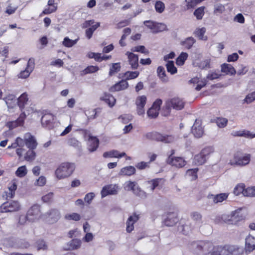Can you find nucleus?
I'll list each match as a JSON object with an SVG mask.
<instances>
[{"label":"nucleus","instance_id":"obj_1","mask_svg":"<svg viewBox=\"0 0 255 255\" xmlns=\"http://www.w3.org/2000/svg\"><path fill=\"white\" fill-rule=\"evenodd\" d=\"M75 170L74 164L69 162L60 164L55 171V175L59 179H63L70 176Z\"/></svg>","mask_w":255,"mask_h":255},{"label":"nucleus","instance_id":"obj_2","mask_svg":"<svg viewBox=\"0 0 255 255\" xmlns=\"http://www.w3.org/2000/svg\"><path fill=\"white\" fill-rule=\"evenodd\" d=\"M251 158L250 154L237 152L234 154L233 158L230 160L229 164L233 166H245L250 163Z\"/></svg>","mask_w":255,"mask_h":255},{"label":"nucleus","instance_id":"obj_3","mask_svg":"<svg viewBox=\"0 0 255 255\" xmlns=\"http://www.w3.org/2000/svg\"><path fill=\"white\" fill-rule=\"evenodd\" d=\"M21 209V205L17 201L5 202L0 206V213L15 212Z\"/></svg>","mask_w":255,"mask_h":255},{"label":"nucleus","instance_id":"obj_4","mask_svg":"<svg viewBox=\"0 0 255 255\" xmlns=\"http://www.w3.org/2000/svg\"><path fill=\"white\" fill-rule=\"evenodd\" d=\"M124 188L125 190L132 191L134 194L137 196L140 197L146 196L145 193L141 190L137 183L135 181L130 180L126 181L124 184Z\"/></svg>","mask_w":255,"mask_h":255},{"label":"nucleus","instance_id":"obj_5","mask_svg":"<svg viewBox=\"0 0 255 255\" xmlns=\"http://www.w3.org/2000/svg\"><path fill=\"white\" fill-rule=\"evenodd\" d=\"M184 103L179 98H173L166 102V109L167 110V114L169 113V110L172 108L176 110H180L183 108Z\"/></svg>","mask_w":255,"mask_h":255},{"label":"nucleus","instance_id":"obj_6","mask_svg":"<svg viewBox=\"0 0 255 255\" xmlns=\"http://www.w3.org/2000/svg\"><path fill=\"white\" fill-rule=\"evenodd\" d=\"M147 102V97L145 95L138 96L135 100L136 107V112L139 116H143L145 114L144 106Z\"/></svg>","mask_w":255,"mask_h":255},{"label":"nucleus","instance_id":"obj_7","mask_svg":"<svg viewBox=\"0 0 255 255\" xmlns=\"http://www.w3.org/2000/svg\"><path fill=\"white\" fill-rule=\"evenodd\" d=\"M234 249L233 247L218 246L214 249V251L210 255H238L233 252Z\"/></svg>","mask_w":255,"mask_h":255},{"label":"nucleus","instance_id":"obj_8","mask_svg":"<svg viewBox=\"0 0 255 255\" xmlns=\"http://www.w3.org/2000/svg\"><path fill=\"white\" fill-rule=\"evenodd\" d=\"M166 161L167 164L176 168H182L186 164V162L183 158L172 155L168 156Z\"/></svg>","mask_w":255,"mask_h":255},{"label":"nucleus","instance_id":"obj_9","mask_svg":"<svg viewBox=\"0 0 255 255\" xmlns=\"http://www.w3.org/2000/svg\"><path fill=\"white\" fill-rule=\"evenodd\" d=\"M119 191V186L117 184H110L103 187L101 192L102 198L110 195H116Z\"/></svg>","mask_w":255,"mask_h":255},{"label":"nucleus","instance_id":"obj_10","mask_svg":"<svg viewBox=\"0 0 255 255\" xmlns=\"http://www.w3.org/2000/svg\"><path fill=\"white\" fill-rule=\"evenodd\" d=\"M162 103V101L161 99H157L153 103L152 107L147 112V114L149 118H155L158 116Z\"/></svg>","mask_w":255,"mask_h":255},{"label":"nucleus","instance_id":"obj_11","mask_svg":"<svg viewBox=\"0 0 255 255\" xmlns=\"http://www.w3.org/2000/svg\"><path fill=\"white\" fill-rule=\"evenodd\" d=\"M241 210H237L232 212L230 215H224L222 219L224 221L229 224H234L239 221L241 217L240 216Z\"/></svg>","mask_w":255,"mask_h":255},{"label":"nucleus","instance_id":"obj_12","mask_svg":"<svg viewBox=\"0 0 255 255\" xmlns=\"http://www.w3.org/2000/svg\"><path fill=\"white\" fill-rule=\"evenodd\" d=\"M85 137L87 140L88 149L90 152L96 151L99 146V139L91 134H86Z\"/></svg>","mask_w":255,"mask_h":255},{"label":"nucleus","instance_id":"obj_13","mask_svg":"<svg viewBox=\"0 0 255 255\" xmlns=\"http://www.w3.org/2000/svg\"><path fill=\"white\" fill-rule=\"evenodd\" d=\"M26 215L28 216V220L29 221L33 222L38 219L40 217V207L37 205L32 206L28 210Z\"/></svg>","mask_w":255,"mask_h":255},{"label":"nucleus","instance_id":"obj_14","mask_svg":"<svg viewBox=\"0 0 255 255\" xmlns=\"http://www.w3.org/2000/svg\"><path fill=\"white\" fill-rule=\"evenodd\" d=\"M191 132L196 138H200L204 134V129L200 120H196L191 128Z\"/></svg>","mask_w":255,"mask_h":255},{"label":"nucleus","instance_id":"obj_15","mask_svg":"<svg viewBox=\"0 0 255 255\" xmlns=\"http://www.w3.org/2000/svg\"><path fill=\"white\" fill-rule=\"evenodd\" d=\"M126 55L128 56V62L132 69H136L138 67V56L131 52H127Z\"/></svg>","mask_w":255,"mask_h":255},{"label":"nucleus","instance_id":"obj_16","mask_svg":"<svg viewBox=\"0 0 255 255\" xmlns=\"http://www.w3.org/2000/svg\"><path fill=\"white\" fill-rule=\"evenodd\" d=\"M46 218L50 223H54L60 218V213L57 210L52 209L47 212Z\"/></svg>","mask_w":255,"mask_h":255},{"label":"nucleus","instance_id":"obj_17","mask_svg":"<svg viewBox=\"0 0 255 255\" xmlns=\"http://www.w3.org/2000/svg\"><path fill=\"white\" fill-rule=\"evenodd\" d=\"M26 117L25 114L23 112L16 120L7 123V126L10 129H13L18 126H21L23 125Z\"/></svg>","mask_w":255,"mask_h":255},{"label":"nucleus","instance_id":"obj_18","mask_svg":"<svg viewBox=\"0 0 255 255\" xmlns=\"http://www.w3.org/2000/svg\"><path fill=\"white\" fill-rule=\"evenodd\" d=\"M178 221L177 215L175 213H169L164 221V224L168 227L175 225Z\"/></svg>","mask_w":255,"mask_h":255},{"label":"nucleus","instance_id":"obj_19","mask_svg":"<svg viewBox=\"0 0 255 255\" xmlns=\"http://www.w3.org/2000/svg\"><path fill=\"white\" fill-rule=\"evenodd\" d=\"M139 219L138 215L134 214L129 216L126 222V231L128 233H130L134 229V224Z\"/></svg>","mask_w":255,"mask_h":255},{"label":"nucleus","instance_id":"obj_20","mask_svg":"<svg viewBox=\"0 0 255 255\" xmlns=\"http://www.w3.org/2000/svg\"><path fill=\"white\" fill-rule=\"evenodd\" d=\"M24 137L25 139V145L30 149H34L37 146V142L34 137L29 133L24 134Z\"/></svg>","mask_w":255,"mask_h":255},{"label":"nucleus","instance_id":"obj_21","mask_svg":"<svg viewBox=\"0 0 255 255\" xmlns=\"http://www.w3.org/2000/svg\"><path fill=\"white\" fill-rule=\"evenodd\" d=\"M54 120V116L51 114L44 115L41 119L42 125L43 127L50 128Z\"/></svg>","mask_w":255,"mask_h":255},{"label":"nucleus","instance_id":"obj_22","mask_svg":"<svg viewBox=\"0 0 255 255\" xmlns=\"http://www.w3.org/2000/svg\"><path fill=\"white\" fill-rule=\"evenodd\" d=\"M245 249L249 252H252L255 249V238L251 235H248L246 238Z\"/></svg>","mask_w":255,"mask_h":255},{"label":"nucleus","instance_id":"obj_23","mask_svg":"<svg viewBox=\"0 0 255 255\" xmlns=\"http://www.w3.org/2000/svg\"><path fill=\"white\" fill-rule=\"evenodd\" d=\"M103 155L104 158L114 157L120 158L126 156V153L124 152L120 153L119 151L117 150H112L109 151L105 152Z\"/></svg>","mask_w":255,"mask_h":255},{"label":"nucleus","instance_id":"obj_24","mask_svg":"<svg viewBox=\"0 0 255 255\" xmlns=\"http://www.w3.org/2000/svg\"><path fill=\"white\" fill-rule=\"evenodd\" d=\"M136 171V169L134 167L132 166H128L122 168L119 173L120 176H130L133 175Z\"/></svg>","mask_w":255,"mask_h":255},{"label":"nucleus","instance_id":"obj_25","mask_svg":"<svg viewBox=\"0 0 255 255\" xmlns=\"http://www.w3.org/2000/svg\"><path fill=\"white\" fill-rule=\"evenodd\" d=\"M81 245V241L79 239H73L68 242L65 247L66 250H74L79 249Z\"/></svg>","mask_w":255,"mask_h":255},{"label":"nucleus","instance_id":"obj_26","mask_svg":"<svg viewBox=\"0 0 255 255\" xmlns=\"http://www.w3.org/2000/svg\"><path fill=\"white\" fill-rule=\"evenodd\" d=\"M128 83L126 80H122L111 87L110 91L115 92L125 90L128 88Z\"/></svg>","mask_w":255,"mask_h":255},{"label":"nucleus","instance_id":"obj_27","mask_svg":"<svg viewBox=\"0 0 255 255\" xmlns=\"http://www.w3.org/2000/svg\"><path fill=\"white\" fill-rule=\"evenodd\" d=\"M221 71L227 75H233L236 73L235 68L229 64L224 63L221 65Z\"/></svg>","mask_w":255,"mask_h":255},{"label":"nucleus","instance_id":"obj_28","mask_svg":"<svg viewBox=\"0 0 255 255\" xmlns=\"http://www.w3.org/2000/svg\"><path fill=\"white\" fill-rule=\"evenodd\" d=\"M163 182V180L161 178L154 179L147 182L148 188L151 191H153L154 189L157 187L161 183Z\"/></svg>","mask_w":255,"mask_h":255},{"label":"nucleus","instance_id":"obj_29","mask_svg":"<svg viewBox=\"0 0 255 255\" xmlns=\"http://www.w3.org/2000/svg\"><path fill=\"white\" fill-rule=\"evenodd\" d=\"M206 32V28L205 27L197 28L194 32L195 36L199 38V39L202 40H206L207 37L205 35Z\"/></svg>","mask_w":255,"mask_h":255},{"label":"nucleus","instance_id":"obj_30","mask_svg":"<svg viewBox=\"0 0 255 255\" xmlns=\"http://www.w3.org/2000/svg\"><path fill=\"white\" fill-rule=\"evenodd\" d=\"M229 196L228 193H221L216 195H212L213 201L214 203L217 204L226 200Z\"/></svg>","mask_w":255,"mask_h":255},{"label":"nucleus","instance_id":"obj_31","mask_svg":"<svg viewBox=\"0 0 255 255\" xmlns=\"http://www.w3.org/2000/svg\"><path fill=\"white\" fill-rule=\"evenodd\" d=\"M157 73L160 79L164 83L168 82V78L166 75L164 68L162 66H159L157 69Z\"/></svg>","mask_w":255,"mask_h":255},{"label":"nucleus","instance_id":"obj_32","mask_svg":"<svg viewBox=\"0 0 255 255\" xmlns=\"http://www.w3.org/2000/svg\"><path fill=\"white\" fill-rule=\"evenodd\" d=\"M200 247L202 249L203 255L207 254L213 248V245L209 242H201Z\"/></svg>","mask_w":255,"mask_h":255},{"label":"nucleus","instance_id":"obj_33","mask_svg":"<svg viewBox=\"0 0 255 255\" xmlns=\"http://www.w3.org/2000/svg\"><path fill=\"white\" fill-rule=\"evenodd\" d=\"M64 219L68 221L73 220L75 221H78L81 220V216L78 213H71L66 214L64 216Z\"/></svg>","mask_w":255,"mask_h":255},{"label":"nucleus","instance_id":"obj_34","mask_svg":"<svg viewBox=\"0 0 255 255\" xmlns=\"http://www.w3.org/2000/svg\"><path fill=\"white\" fill-rule=\"evenodd\" d=\"M195 40L192 37H189L185 39L181 42V44L187 49H190L192 45L195 43Z\"/></svg>","mask_w":255,"mask_h":255},{"label":"nucleus","instance_id":"obj_35","mask_svg":"<svg viewBox=\"0 0 255 255\" xmlns=\"http://www.w3.org/2000/svg\"><path fill=\"white\" fill-rule=\"evenodd\" d=\"M246 191L245 185L244 183L238 184L234 189V194L235 195H239L242 193L244 195Z\"/></svg>","mask_w":255,"mask_h":255},{"label":"nucleus","instance_id":"obj_36","mask_svg":"<svg viewBox=\"0 0 255 255\" xmlns=\"http://www.w3.org/2000/svg\"><path fill=\"white\" fill-rule=\"evenodd\" d=\"M188 56V55L186 52H181L180 55L176 59V64L179 66L183 65L186 60L187 59Z\"/></svg>","mask_w":255,"mask_h":255},{"label":"nucleus","instance_id":"obj_37","mask_svg":"<svg viewBox=\"0 0 255 255\" xmlns=\"http://www.w3.org/2000/svg\"><path fill=\"white\" fill-rule=\"evenodd\" d=\"M28 101L27 95L23 93L17 99L18 105L20 109H23Z\"/></svg>","mask_w":255,"mask_h":255},{"label":"nucleus","instance_id":"obj_38","mask_svg":"<svg viewBox=\"0 0 255 255\" xmlns=\"http://www.w3.org/2000/svg\"><path fill=\"white\" fill-rule=\"evenodd\" d=\"M144 137L147 139L155 140L158 141V138L160 136V133L156 132H149L143 135Z\"/></svg>","mask_w":255,"mask_h":255},{"label":"nucleus","instance_id":"obj_39","mask_svg":"<svg viewBox=\"0 0 255 255\" xmlns=\"http://www.w3.org/2000/svg\"><path fill=\"white\" fill-rule=\"evenodd\" d=\"M175 138L173 136L171 135H163L160 134L158 141H162L165 143H171L174 141Z\"/></svg>","mask_w":255,"mask_h":255},{"label":"nucleus","instance_id":"obj_40","mask_svg":"<svg viewBox=\"0 0 255 255\" xmlns=\"http://www.w3.org/2000/svg\"><path fill=\"white\" fill-rule=\"evenodd\" d=\"M27 173V170L25 165L19 167L15 171V175L18 177H24Z\"/></svg>","mask_w":255,"mask_h":255},{"label":"nucleus","instance_id":"obj_41","mask_svg":"<svg viewBox=\"0 0 255 255\" xmlns=\"http://www.w3.org/2000/svg\"><path fill=\"white\" fill-rule=\"evenodd\" d=\"M100 26V23L97 22L95 24L92 25V26L86 30V35L88 39H90L93 35L94 31Z\"/></svg>","mask_w":255,"mask_h":255},{"label":"nucleus","instance_id":"obj_42","mask_svg":"<svg viewBox=\"0 0 255 255\" xmlns=\"http://www.w3.org/2000/svg\"><path fill=\"white\" fill-rule=\"evenodd\" d=\"M78 40V39L75 40H72L68 37H65L63 41V45L67 47H71L76 44Z\"/></svg>","mask_w":255,"mask_h":255},{"label":"nucleus","instance_id":"obj_43","mask_svg":"<svg viewBox=\"0 0 255 255\" xmlns=\"http://www.w3.org/2000/svg\"><path fill=\"white\" fill-rule=\"evenodd\" d=\"M207 159L200 153L194 157V162L197 165H202L205 163Z\"/></svg>","mask_w":255,"mask_h":255},{"label":"nucleus","instance_id":"obj_44","mask_svg":"<svg viewBox=\"0 0 255 255\" xmlns=\"http://www.w3.org/2000/svg\"><path fill=\"white\" fill-rule=\"evenodd\" d=\"M190 217L191 219L195 222L196 223L200 224L202 221V215L197 212H193L190 214Z\"/></svg>","mask_w":255,"mask_h":255},{"label":"nucleus","instance_id":"obj_45","mask_svg":"<svg viewBox=\"0 0 255 255\" xmlns=\"http://www.w3.org/2000/svg\"><path fill=\"white\" fill-rule=\"evenodd\" d=\"M139 74L138 71H127L125 73V77L126 80L134 79L137 78Z\"/></svg>","mask_w":255,"mask_h":255},{"label":"nucleus","instance_id":"obj_46","mask_svg":"<svg viewBox=\"0 0 255 255\" xmlns=\"http://www.w3.org/2000/svg\"><path fill=\"white\" fill-rule=\"evenodd\" d=\"M99 67L94 66H89L81 71V75H86L89 73H92L97 71Z\"/></svg>","mask_w":255,"mask_h":255},{"label":"nucleus","instance_id":"obj_47","mask_svg":"<svg viewBox=\"0 0 255 255\" xmlns=\"http://www.w3.org/2000/svg\"><path fill=\"white\" fill-rule=\"evenodd\" d=\"M166 66L167 71L171 74L177 73V68L175 67L173 61H168Z\"/></svg>","mask_w":255,"mask_h":255},{"label":"nucleus","instance_id":"obj_48","mask_svg":"<svg viewBox=\"0 0 255 255\" xmlns=\"http://www.w3.org/2000/svg\"><path fill=\"white\" fill-rule=\"evenodd\" d=\"M104 98V100L109 105L110 107H113L115 105L116 103V99L111 95H106Z\"/></svg>","mask_w":255,"mask_h":255},{"label":"nucleus","instance_id":"obj_49","mask_svg":"<svg viewBox=\"0 0 255 255\" xmlns=\"http://www.w3.org/2000/svg\"><path fill=\"white\" fill-rule=\"evenodd\" d=\"M36 156L35 152L33 150V149H29L27 151L26 154L24 156V158L26 160L28 161H31L35 159Z\"/></svg>","mask_w":255,"mask_h":255},{"label":"nucleus","instance_id":"obj_50","mask_svg":"<svg viewBox=\"0 0 255 255\" xmlns=\"http://www.w3.org/2000/svg\"><path fill=\"white\" fill-rule=\"evenodd\" d=\"M216 123L219 128H223L227 126L228 120L226 118H219L217 119Z\"/></svg>","mask_w":255,"mask_h":255},{"label":"nucleus","instance_id":"obj_51","mask_svg":"<svg viewBox=\"0 0 255 255\" xmlns=\"http://www.w3.org/2000/svg\"><path fill=\"white\" fill-rule=\"evenodd\" d=\"M213 151L214 149L212 147H207L202 149L200 153L207 159L209 156L213 153Z\"/></svg>","mask_w":255,"mask_h":255},{"label":"nucleus","instance_id":"obj_52","mask_svg":"<svg viewBox=\"0 0 255 255\" xmlns=\"http://www.w3.org/2000/svg\"><path fill=\"white\" fill-rule=\"evenodd\" d=\"M199 245H201V242L195 243L192 245V248L195 254L203 255V250Z\"/></svg>","mask_w":255,"mask_h":255},{"label":"nucleus","instance_id":"obj_53","mask_svg":"<svg viewBox=\"0 0 255 255\" xmlns=\"http://www.w3.org/2000/svg\"><path fill=\"white\" fill-rule=\"evenodd\" d=\"M120 69L121 65L120 63H114L110 68L109 74L110 75H112L120 71Z\"/></svg>","mask_w":255,"mask_h":255},{"label":"nucleus","instance_id":"obj_54","mask_svg":"<svg viewBox=\"0 0 255 255\" xmlns=\"http://www.w3.org/2000/svg\"><path fill=\"white\" fill-rule=\"evenodd\" d=\"M17 6L9 3L6 7L5 12L8 15H11L15 13L17 9Z\"/></svg>","mask_w":255,"mask_h":255},{"label":"nucleus","instance_id":"obj_55","mask_svg":"<svg viewBox=\"0 0 255 255\" xmlns=\"http://www.w3.org/2000/svg\"><path fill=\"white\" fill-rule=\"evenodd\" d=\"M255 101V91L248 94L244 99L247 104H250Z\"/></svg>","mask_w":255,"mask_h":255},{"label":"nucleus","instance_id":"obj_56","mask_svg":"<svg viewBox=\"0 0 255 255\" xmlns=\"http://www.w3.org/2000/svg\"><path fill=\"white\" fill-rule=\"evenodd\" d=\"M46 183V179L43 176H40L34 182V185L37 186H43Z\"/></svg>","mask_w":255,"mask_h":255},{"label":"nucleus","instance_id":"obj_57","mask_svg":"<svg viewBox=\"0 0 255 255\" xmlns=\"http://www.w3.org/2000/svg\"><path fill=\"white\" fill-rule=\"evenodd\" d=\"M244 196L249 197L255 196V186L250 187L246 188L244 192Z\"/></svg>","mask_w":255,"mask_h":255},{"label":"nucleus","instance_id":"obj_58","mask_svg":"<svg viewBox=\"0 0 255 255\" xmlns=\"http://www.w3.org/2000/svg\"><path fill=\"white\" fill-rule=\"evenodd\" d=\"M132 52H138L142 53H147L148 52L144 46L140 45L133 47L131 48Z\"/></svg>","mask_w":255,"mask_h":255},{"label":"nucleus","instance_id":"obj_59","mask_svg":"<svg viewBox=\"0 0 255 255\" xmlns=\"http://www.w3.org/2000/svg\"><path fill=\"white\" fill-rule=\"evenodd\" d=\"M132 119V117L130 115L125 114L121 116L119 119L123 123L127 124Z\"/></svg>","mask_w":255,"mask_h":255},{"label":"nucleus","instance_id":"obj_60","mask_svg":"<svg viewBox=\"0 0 255 255\" xmlns=\"http://www.w3.org/2000/svg\"><path fill=\"white\" fill-rule=\"evenodd\" d=\"M95 197V194L93 192L87 193L84 197V201L88 205L91 204L92 200Z\"/></svg>","mask_w":255,"mask_h":255},{"label":"nucleus","instance_id":"obj_61","mask_svg":"<svg viewBox=\"0 0 255 255\" xmlns=\"http://www.w3.org/2000/svg\"><path fill=\"white\" fill-rule=\"evenodd\" d=\"M155 8L157 12L161 13L164 10L165 5L164 3L162 1H158L155 3Z\"/></svg>","mask_w":255,"mask_h":255},{"label":"nucleus","instance_id":"obj_62","mask_svg":"<svg viewBox=\"0 0 255 255\" xmlns=\"http://www.w3.org/2000/svg\"><path fill=\"white\" fill-rule=\"evenodd\" d=\"M32 72L31 71L26 68L24 70L22 71L18 75V78L26 79L29 77L30 73Z\"/></svg>","mask_w":255,"mask_h":255},{"label":"nucleus","instance_id":"obj_63","mask_svg":"<svg viewBox=\"0 0 255 255\" xmlns=\"http://www.w3.org/2000/svg\"><path fill=\"white\" fill-rule=\"evenodd\" d=\"M204 8L203 7H200L197 9L194 12V15L198 19H202L203 15H204Z\"/></svg>","mask_w":255,"mask_h":255},{"label":"nucleus","instance_id":"obj_64","mask_svg":"<svg viewBox=\"0 0 255 255\" xmlns=\"http://www.w3.org/2000/svg\"><path fill=\"white\" fill-rule=\"evenodd\" d=\"M197 168L191 169L187 171L186 174L187 175L191 176V179L195 180L197 178Z\"/></svg>","mask_w":255,"mask_h":255}]
</instances>
